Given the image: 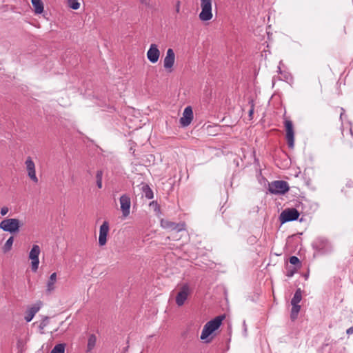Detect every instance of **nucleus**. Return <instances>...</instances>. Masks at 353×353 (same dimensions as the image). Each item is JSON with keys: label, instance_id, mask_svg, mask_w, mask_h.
I'll return each instance as SVG.
<instances>
[{"label": "nucleus", "instance_id": "obj_38", "mask_svg": "<svg viewBox=\"0 0 353 353\" xmlns=\"http://www.w3.org/2000/svg\"><path fill=\"white\" fill-rule=\"evenodd\" d=\"M278 70H279V72H281V68L280 67H278Z\"/></svg>", "mask_w": 353, "mask_h": 353}, {"label": "nucleus", "instance_id": "obj_4", "mask_svg": "<svg viewBox=\"0 0 353 353\" xmlns=\"http://www.w3.org/2000/svg\"><path fill=\"white\" fill-rule=\"evenodd\" d=\"M313 249L317 250L321 254H327L332 252V246L331 243L325 238H316L312 243Z\"/></svg>", "mask_w": 353, "mask_h": 353}, {"label": "nucleus", "instance_id": "obj_21", "mask_svg": "<svg viewBox=\"0 0 353 353\" xmlns=\"http://www.w3.org/2000/svg\"><path fill=\"white\" fill-rule=\"evenodd\" d=\"M292 310L290 313V319L292 321H294L297 319L298 314L301 310V305L299 304H291Z\"/></svg>", "mask_w": 353, "mask_h": 353}, {"label": "nucleus", "instance_id": "obj_24", "mask_svg": "<svg viewBox=\"0 0 353 353\" xmlns=\"http://www.w3.org/2000/svg\"><path fill=\"white\" fill-rule=\"evenodd\" d=\"M65 348V343L57 344L51 350V353H64Z\"/></svg>", "mask_w": 353, "mask_h": 353}, {"label": "nucleus", "instance_id": "obj_2", "mask_svg": "<svg viewBox=\"0 0 353 353\" xmlns=\"http://www.w3.org/2000/svg\"><path fill=\"white\" fill-rule=\"evenodd\" d=\"M289 190L290 186L288 182L282 180L274 181L268 185L269 192L276 195L285 194Z\"/></svg>", "mask_w": 353, "mask_h": 353}, {"label": "nucleus", "instance_id": "obj_28", "mask_svg": "<svg viewBox=\"0 0 353 353\" xmlns=\"http://www.w3.org/2000/svg\"><path fill=\"white\" fill-rule=\"evenodd\" d=\"M68 6L73 10H77L80 7V3L78 0H68Z\"/></svg>", "mask_w": 353, "mask_h": 353}, {"label": "nucleus", "instance_id": "obj_12", "mask_svg": "<svg viewBox=\"0 0 353 353\" xmlns=\"http://www.w3.org/2000/svg\"><path fill=\"white\" fill-rule=\"evenodd\" d=\"M175 61V54L172 48H168L166 52V55L163 59V67L168 72H172V68Z\"/></svg>", "mask_w": 353, "mask_h": 353}, {"label": "nucleus", "instance_id": "obj_34", "mask_svg": "<svg viewBox=\"0 0 353 353\" xmlns=\"http://www.w3.org/2000/svg\"><path fill=\"white\" fill-rule=\"evenodd\" d=\"M243 334H244V336H246L248 328H247V325H246L245 321H243Z\"/></svg>", "mask_w": 353, "mask_h": 353}, {"label": "nucleus", "instance_id": "obj_32", "mask_svg": "<svg viewBox=\"0 0 353 353\" xmlns=\"http://www.w3.org/2000/svg\"><path fill=\"white\" fill-rule=\"evenodd\" d=\"M180 9H181V1L178 0L175 3V11H176V13H179L180 12Z\"/></svg>", "mask_w": 353, "mask_h": 353}, {"label": "nucleus", "instance_id": "obj_37", "mask_svg": "<svg viewBox=\"0 0 353 353\" xmlns=\"http://www.w3.org/2000/svg\"><path fill=\"white\" fill-rule=\"evenodd\" d=\"M341 110H342V112L341 113V115H340V118H341V119L342 118V116H343V112H344L343 108H341Z\"/></svg>", "mask_w": 353, "mask_h": 353}, {"label": "nucleus", "instance_id": "obj_14", "mask_svg": "<svg viewBox=\"0 0 353 353\" xmlns=\"http://www.w3.org/2000/svg\"><path fill=\"white\" fill-rule=\"evenodd\" d=\"M193 119V112L191 106H187L183 111V117L180 118V124L183 127L189 125Z\"/></svg>", "mask_w": 353, "mask_h": 353}, {"label": "nucleus", "instance_id": "obj_23", "mask_svg": "<svg viewBox=\"0 0 353 353\" xmlns=\"http://www.w3.org/2000/svg\"><path fill=\"white\" fill-rule=\"evenodd\" d=\"M97 337L94 334H90L88 340L87 352H90L95 346Z\"/></svg>", "mask_w": 353, "mask_h": 353}, {"label": "nucleus", "instance_id": "obj_5", "mask_svg": "<svg viewBox=\"0 0 353 353\" xmlns=\"http://www.w3.org/2000/svg\"><path fill=\"white\" fill-rule=\"evenodd\" d=\"M201 12L199 14V19L203 21H210L212 17V0H201Z\"/></svg>", "mask_w": 353, "mask_h": 353}, {"label": "nucleus", "instance_id": "obj_6", "mask_svg": "<svg viewBox=\"0 0 353 353\" xmlns=\"http://www.w3.org/2000/svg\"><path fill=\"white\" fill-rule=\"evenodd\" d=\"M299 216L300 213L296 208H287L281 213L279 219L281 223H285L297 220Z\"/></svg>", "mask_w": 353, "mask_h": 353}, {"label": "nucleus", "instance_id": "obj_19", "mask_svg": "<svg viewBox=\"0 0 353 353\" xmlns=\"http://www.w3.org/2000/svg\"><path fill=\"white\" fill-rule=\"evenodd\" d=\"M141 191L146 199H152L154 197L153 192L148 184H142Z\"/></svg>", "mask_w": 353, "mask_h": 353}, {"label": "nucleus", "instance_id": "obj_25", "mask_svg": "<svg viewBox=\"0 0 353 353\" xmlns=\"http://www.w3.org/2000/svg\"><path fill=\"white\" fill-rule=\"evenodd\" d=\"M103 171L101 170H97L96 173V182L98 188L101 189L102 188V177H103Z\"/></svg>", "mask_w": 353, "mask_h": 353}, {"label": "nucleus", "instance_id": "obj_31", "mask_svg": "<svg viewBox=\"0 0 353 353\" xmlns=\"http://www.w3.org/2000/svg\"><path fill=\"white\" fill-rule=\"evenodd\" d=\"M296 271V269L295 268H292V269L290 268V269L288 270V271L286 272V276L288 277H292Z\"/></svg>", "mask_w": 353, "mask_h": 353}, {"label": "nucleus", "instance_id": "obj_26", "mask_svg": "<svg viewBox=\"0 0 353 353\" xmlns=\"http://www.w3.org/2000/svg\"><path fill=\"white\" fill-rule=\"evenodd\" d=\"M14 241V237L10 236L6 242L3 246L4 252H8L11 250Z\"/></svg>", "mask_w": 353, "mask_h": 353}, {"label": "nucleus", "instance_id": "obj_1", "mask_svg": "<svg viewBox=\"0 0 353 353\" xmlns=\"http://www.w3.org/2000/svg\"><path fill=\"white\" fill-rule=\"evenodd\" d=\"M225 317V315H219L207 322L202 330L201 339H206L210 334L216 331L221 326Z\"/></svg>", "mask_w": 353, "mask_h": 353}, {"label": "nucleus", "instance_id": "obj_35", "mask_svg": "<svg viewBox=\"0 0 353 353\" xmlns=\"http://www.w3.org/2000/svg\"><path fill=\"white\" fill-rule=\"evenodd\" d=\"M253 113H254V105L252 104V106H251V108H250V110H249V112H248L249 117L251 119L252 118Z\"/></svg>", "mask_w": 353, "mask_h": 353}, {"label": "nucleus", "instance_id": "obj_27", "mask_svg": "<svg viewBox=\"0 0 353 353\" xmlns=\"http://www.w3.org/2000/svg\"><path fill=\"white\" fill-rule=\"evenodd\" d=\"M289 261L291 264L296 265L298 268L301 267V263L299 258L296 256H292L289 259Z\"/></svg>", "mask_w": 353, "mask_h": 353}, {"label": "nucleus", "instance_id": "obj_9", "mask_svg": "<svg viewBox=\"0 0 353 353\" xmlns=\"http://www.w3.org/2000/svg\"><path fill=\"white\" fill-rule=\"evenodd\" d=\"M284 125L286 130V139L288 147L290 148H293L294 143V132L292 122L290 120L285 119L284 121Z\"/></svg>", "mask_w": 353, "mask_h": 353}, {"label": "nucleus", "instance_id": "obj_30", "mask_svg": "<svg viewBox=\"0 0 353 353\" xmlns=\"http://www.w3.org/2000/svg\"><path fill=\"white\" fill-rule=\"evenodd\" d=\"M48 321H49V318L48 316H46L45 318H43V320L41 321V322L40 323L39 328L41 330H43L44 327H46L47 326V325L48 324Z\"/></svg>", "mask_w": 353, "mask_h": 353}, {"label": "nucleus", "instance_id": "obj_29", "mask_svg": "<svg viewBox=\"0 0 353 353\" xmlns=\"http://www.w3.org/2000/svg\"><path fill=\"white\" fill-rule=\"evenodd\" d=\"M150 206L154 208V211L155 212L157 215H159L161 214V209L159 205L157 203V201H152L150 203Z\"/></svg>", "mask_w": 353, "mask_h": 353}, {"label": "nucleus", "instance_id": "obj_3", "mask_svg": "<svg viewBox=\"0 0 353 353\" xmlns=\"http://www.w3.org/2000/svg\"><path fill=\"white\" fill-rule=\"evenodd\" d=\"M20 226V221L17 219H5L0 222V229L11 234L18 232Z\"/></svg>", "mask_w": 353, "mask_h": 353}, {"label": "nucleus", "instance_id": "obj_36", "mask_svg": "<svg viewBox=\"0 0 353 353\" xmlns=\"http://www.w3.org/2000/svg\"><path fill=\"white\" fill-rule=\"evenodd\" d=\"M346 334L348 335L353 334V326L350 327L346 330Z\"/></svg>", "mask_w": 353, "mask_h": 353}, {"label": "nucleus", "instance_id": "obj_20", "mask_svg": "<svg viewBox=\"0 0 353 353\" xmlns=\"http://www.w3.org/2000/svg\"><path fill=\"white\" fill-rule=\"evenodd\" d=\"M36 14H41L43 12V3L41 0H31Z\"/></svg>", "mask_w": 353, "mask_h": 353}, {"label": "nucleus", "instance_id": "obj_17", "mask_svg": "<svg viewBox=\"0 0 353 353\" xmlns=\"http://www.w3.org/2000/svg\"><path fill=\"white\" fill-rule=\"evenodd\" d=\"M41 305L40 304H35L32 307H31L27 311V314L25 316V319L27 322H30L32 321L34 315L39 312L40 310Z\"/></svg>", "mask_w": 353, "mask_h": 353}, {"label": "nucleus", "instance_id": "obj_39", "mask_svg": "<svg viewBox=\"0 0 353 353\" xmlns=\"http://www.w3.org/2000/svg\"><path fill=\"white\" fill-rule=\"evenodd\" d=\"M63 324V321H62L61 323H60V325H62Z\"/></svg>", "mask_w": 353, "mask_h": 353}, {"label": "nucleus", "instance_id": "obj_33", "mask_svg": "<svg viewBox=\"0 0 353 353\" xmlns=\"http://www.w3.org/2000/svg\"><path fill=\"white\" fill-rule=\"evenodd\" d=\"M8 211H9V209L8 207H3L1 209L0 213H1V216H5L6 214H7Z\"/></svg>", "mask_w": 353, "mask_h": 353}, {"label": "nucleus", "instance_id": "obj_8", "mask_svg": "<svg viewBox=\"0 0 353 353\" xmlns=\"http://www.w3.org/2000/svg\"><path fill=\"white\" fill-rule=\"evenodd\" d=\"M190 294V286L188 283L183 284L176 296V303L178 306H182L188 296Z\"/></svg>", "mask_w": 353, "mask_h": 353}, {"label": "nucleus", "instance_id": "obj_11", "mask_svg": "<svg viewBox=\"0 0 353 353\" xmlns=\"http://www.w3.org/2000/svg\"><path fill=\"white\" fill-rule=\"evenodd\" d=\"M119 202L121 205V210L122 212V215L123 217H127L128 216H129L130 212V197L129 196V195L124 194L121 196L119 199Z\"/></svg>", "mask_w": 353, "mask_h": 353}, {"label": "nucleus", "instance_id": "obj_22", "mask_svg": "<svg viewBox=\"0 0 353 353\" xmlns=\"http://www.w3.org/2000/svg\"><path fill=\"white\" fill-rule=\"evenodd\" d=\"M302 299V290L297 288L291 300V304H299Z\"/></svg>", "mask_w": 353, "mask_h": 353}, {"label": "nucleus", "instance_id": "obj_16", "mask_svg": "<svg viewBox=\"0 0 353 353\" xmlns=\"http://www.w3.org/2000/svg\"><path fill=\"white\" fill-rule=\"evenodd\" d=\"M26 169L28 170V174L29 177L34 182H38V179L36 176L35 172V165L33 161L30 157H28L26 161Z\"/></svg>", "mask_w": 353, "mask_h": 353}, {"label": "nucleus", "instance_id": "obj_15", "mask_svg": "<svg viewBox=\"0 0 353 353\" xmlns=\"http://www.w3.org/2000/svg\"><path fill=\"white\" fill-rule=\"evenodd\" d=\"M109 232V223L105 221L100 226L99 244L101 246L104 245L107 242V236Z\"/></svg>", "mask_w": 353, "mask_h": 353}, {"label": "nucleus", "instance_id": "obj_7", "mask_svg": "<svg viewBox=\"0 0 353 353\" xmlns=\"http://www.w3.org/2000/svg\"><path fill=\"white\" fill-rule=\"evenodd\" d=\"M40 252L41 250L39 246L38 245H33L29 253V259L31 260V270L34 272H37L39 268V255Z\"/></svg>", "mask_w": 353, "mask_h": 353}, {"label": "nucleus", "instance_id": "obj_18", "mask_svg": "<svg viewBox=\"0 0 353 353\" xmlns=\"http://www.w3.org/2000/svg\"><path fill=\"white\" fill-rule=\"evenodd\" d=\"M57 281V273L56 272H54L52 273L48 282H47V289H46V292L48 293H51L55 288L54 287V284Z\"/></svg>", "mask_w": 353, "mask_h": 353}, {"label": "nucleus", "instance_id": "obj_10", "mask_svg": "<svg viewBox=\"0 0 353 353\" xmlns=\"http://www.w3.org/2000/svg\"><path fill=\"white\" fill-rule=\"evenodd\" d=\"M161 226L164 229H168L176 232H181L185 229V225L184 223H176L163 219L161 220Z\"/></svg>", "mask_w": 353, "mask_h": 353}, {"label": "nucleus", "instance_id": "obj_13", "mask_svg": "<svg viewBox=\"0 0 353 353\" xmlns=\"http://www.w3.org/2000/svg\"><path fill=\"white\" fill-rule=\"evenodd\" d=\"M159 57L160 51L158 46L154 43L151 44L147 52L148 59L152 63H155L158 61Z\"/></svg>", "mask_w": 353, "mask_h": 353}]
</instances>
